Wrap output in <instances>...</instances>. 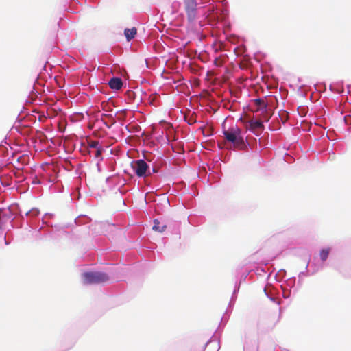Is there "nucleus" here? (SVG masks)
<instances>
[{
    "label": "nucleus",
    "mask_w": 351,
    "mask_h": 351,
    "mask_svg": "<svg viewBox=\"0 0 351 351\" xmlns=\"http://www.w3.org/2000/svg\"><path fill=\"white\" fill-rule=\"evenodd\" d=\"M223 134L228 141L234 144V147L239 149H243L245 147L241 131L238 127L235 126L230 128L228 130H224Z\"/></svg>",
    "instance_id": "f257e3e1"
},
{
    "label": "nucleus",
    "mask_w": 351,
    "mask_h": 351,
    "mask_svg": "<svg viewBox=\"0 0 351 351\" xmlns=\"http://www.w3.org/2000/svg\"><path fill=\"white\" fill-rule=\"evenodd\" d=\"M83 279L86 284H97L107 282L109 277L104 272H86L83 274Z\"/></svg>",
    "instance_id": "f03ea898"
},
{
    "label": "nucleus",
    "mask_w": 351,
    "mask_h": 351,
    "mask_svg": "<svg viewBox=\"0 0 351 351\" xmlns=\"http://www.w3.org/2000/svg\"><path fill=\"white\" fill-rule=\"evenodd\" d=\"M184 11L189 23H193L197 15V3L196 0H183Z\"/></svg>",
    "instance_id": "7ed1b4c3"
},
{
    "label": "nucleus",
    "mask_w": 351,
    "mask_h": 351,
    "mask_svg": "<svg viewBox=\"0 0 351 351\" xmlns=\"http://www.w3.org/2000/svg\"><path fill=\"white\" fill-rule=\"evenodd\" d=\"M132 168L138 177H146L152 174L149 171V166L143 160L134 161Z\"/></svg>",
    "instance_id": "20e7f679"
},
{
    "label": "nucleus",
    "mask_w": 351,
    "mask_h": 351,
    "mask_svg": "<svg viewBox=\"0 0 351 351\" xmlns=\"http://www.w3.org/2000/svg\"><path fill=\"white\" fill-rule=\"evenodd\" d=\"M247 130L253 132L256 136H258L264 129L263 122L261 121L250 120L246 125Z\"/></svg>",
    "instance_id": "39448f33"
},
{
    "label": "nucleus",
    "mask_w": 351,
    "mask_h": 351,
    "mask_svg": "<svg viewBox=\"0 0 351 351\" xmlns=\"http://www.w3.org/2000/svg\"><path fill=\"white\" fill-rule=\"evenodd\" d=\"M108 85L112 89L119 90L123 86V82L121 78L112 77L109 81Z\"/></svg>",
    "instance_id": "423d86ee"
},
{
    "label": "nucleus",
    "mask_w": 351,
    "mask_h": 351,
    "mask_svg": "<svg viewBox=\"0 0 351 351\" xmlns=\"http://www.w3.org/2000/svg\"><path fill=\"white\" fill-rule=\"evenodd\" d=\"M166 228L167 224L165 223L161 222L159 219H157L154 220V230L162 232L165 230Z\"/></svg>",
    "instance_id": "0eeeda50"
},
{
    "label": "nucleus",
    "mask_w": 351,
    "mask_h": 351,
    "mask_svg": "<svg viewBox=\"0 0 351 351\" xmlns=\"http://www.w3.org/2000/svg\"><path fill=\"white\" fill-rule=\"evenodd\" d=\"M137 33V29L136 27H132L131 29L126 28L124 30V35L127 39L128 41L131 40L132 38H134Z\"/></svg>",
    "instance_id": "6e6552de"
},
{
    "label": "nucleus",
    "mask_w": 351,
    "mask_h": 351,
    "mask_svg": "<svg viewBox=\"0 0 351 351\" xmlns=\"http://www.w3.org/2000/svg\"><path fill=\"white\" fill-rule=\"evenodd\" d=\"M254 102L255 105L257 106V108L256 110H260L263 109H266L267 108V104L265 102V101L263 99H256L254 100Z\"/></svg>",
    "instance_id": "1a4fd4ad"
},
{
    "label": "nucleus",
    "mask_w": 351,
    "mask_h": 351,
    "mask_svg": "<svg viewBox=\"0 0 351 351\" xmlns=\"http://www.w3.org/2000/svg\"><path fill=\"white\" fill-rule=\"evenodd\" d=\"M329 252H330V249H323L320 252L319 255H320V258L322 259V261H324L327 259Z\"/></svg>",
    "instance_id": "9d476101"
},
{
    "label": "nucleus",
    "mask_w": 351,
    "mask_h": 351,
    "mask_svg": "<svg viewBox=\"0 0 351 351\" xmlns=\"http://www.w3.org/2000/svg\"><path fill=\"white\" fill-rule=\"evenodd\" d=\"M224 63V59L221 57H217L214 60V64L216 66H221Z\"/></svg>",
    "instance_id": "9b49d317"
},
{
    "label": "nucleus",
    "mask_w": 351,
    "mask_h": 351,
    "mask_svg": "<svg viewBox=\"0 0 351 351\" xmlns=\"http://www.w3.org/2000/svg\"><path fill=\"white\" fill-rule=\"evenodd\" d=\"M89 147L91 148H97L99 147V142L96 141H92L89 143Z\"/></svg>",
    "instance_id": "f8f14e48"
},
{
    "label": "nucleus",
    "mask_w": 351,
    "mask_h": 351,
    "mask_svg": "<svg viewBox=\"0 0 351 351\" xmlns=\"http://www.w3.org/2000/svg\"><path fill=\"white\" fill-rule=\"evenodd\" d=\"M102 152H103V148L101 147H99L97 148V150L95 152V156L96 158H99L101 156V154H102Z\"/></svg>",
    "instance_id": "ddd939ff"
},
{
    "label": "nucleus",
    "mask_w": 351,
    "mask_h": 351,
    "mask_svg": "<svg viewBox=\"0 0 351 351\" xmlns=\"http://www.w3.org/2000/svg\"><path fill=\"white\" fill-rule=\"evenodd\" d=\"M172 6L174 9L173 12H177L180 7V3L178 2H173Z\"/></svg>",
    "instance_id": "4468645a"
},
{
    "label": "nucleus",
    "mask_w": 351,
    "mask_h": 351,
    "mask_svg": "<svg viewBox=\"0 0 351 351\" xmlns=\"http://www.w3.org/2000/svg\"><path fill=\"white\" fill-rule=\"evenodd\" d=\"M344 121L346 122V124H348L350 121H351V117L350 116H346L344 117Z\"/></svg>",
    "instance_id": "2eb2a0df"
},
{
    "label": "nucleus",
    "mask_w": 351,
    "mask_h": 351,
    "mask_svg": "<svg viewBox=\"0 0 351 351\" xmlns=\"http://www.w3.org/2000/svg\"><path fill=\"white\" fill-rule=\"evenodd\" d=\"M152 172H153V173H156V172H157V171L154 168V169H152Z\"/></svg>",
    "instance_id": "dca6fc26"
},
{
    "label": "nucleus",
    "mask_w": 351,
    "mask_h": 351,
    "mask_svg": "<svg viewBox=\"0 0 351 351\" xmlns=\"http://www.w3.org/2000/svg\"><path fill=\"white\" fill-rule=\"evenodd\" d=\"M114 123H115V121H112V123H111V124H114Z\"/></svg>",
    "instance_id": "f3484780"
}]
</instances>
